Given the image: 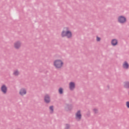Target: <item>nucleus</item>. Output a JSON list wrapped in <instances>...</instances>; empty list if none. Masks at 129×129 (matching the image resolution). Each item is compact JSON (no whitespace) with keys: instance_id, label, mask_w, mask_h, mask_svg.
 Returning <instances> with one entry per match:
<instances>
[{"instance_id":"1","label":"nucleus","mask_w":129,"mask_h":129,"mask_svg":"<svg viewBox=\"0 0 129 129\" xmlns=\"http://www.w3.org/2000/svg\"><path fill=\"white\" fill-rule=\"evenodd\" d=\"M62 37H67L70 38L72 37V32L69 30V28L65 27L63 28V31L61 32Z\"/></svg>"},{"instance_id":"2","label":"nucleus","mask_w":129,"mask_h":129,"mask_svg":"<svg viewBox=\"0 0 129 129\" xmlns=\"http://www.w3.org/2000/svg\"><path fill=\"white\" fill-rule=\"evenodd\" d=\"M64 65V62L61 59H55L53 61V66L56 69H61Z\"/></svg>"},{"instance_id":"3","label":"nucleus","mask_w":129,"mask_h":129,"mask_svg":"<svg viewBox=\"0 0 129 129\" xmlns=\"http://www.w3.org/2000/svg\"><path fill=\"white\" fill-rule=\"evenodd\" d=\"M21 46H22V42L20 41H17L14 43V47L17 50H19L21 48Z\"/></svg>"},{"instance_id":"4","label":"nucleus","mask_w":129,"mask_h":129,"mask_svg":"<svg viewBox=\"0 0 129 129\" xmlns=\"http://www.w3.org/2000/svg\"><path fill=\"white\" fill-rule=\"evenodd\" d=\"M118 21L119 23H125V21H126V19L124 18V17L123 16H120L118 18Z\"/></svg>"},{"instance_id":"5","label":"nucleus","mask_w":129,"mask_h":129,"mask_svg":"<svg viewBox=\"0 0 129 129\" xmlns=\"http://www.w3.org/2000/svg\"><path fill=\"white\" fill-rule=\"evenodd\" d=\"M1 90L4 94H6L7 93V91H8V88L7 87V86L6 85H3L1 87Z\"/></svg>"},{"instance_id":"6","label":"nucleus","mask_w":129,"mask_h":129,"mask_svg":"<svg viewBox=\"0 0 129 129\" xmlns=\"http://www.w3.org/2000/svg\"><path fill=\"white\" fill-rule=\"evenodd\" d=\"M69 87L70 90H74L75 88V83L71 82L69 84Z\"/></svg>"},{"instance_id":"7","label":"nucleus","mask_w":129,"mask_h":129,"mask_svg":"<svg viewBox=\"0 0 129 129\" xmlns=\"http://www.w3.org/2000/svg\"><path fill=\"white\" fill-rule=\"evenodd\" d=\"M19 94L22 95V96L23 95H25V94H27V91L26 90V89L24 88H22L20 89L19 91Z\"/></svg>"},{"instance_id":"8","label":"nucleus","mask_w":129,"mask_h":129,"mask_svg":"<svg viewBox=\"0 0 129 129\" xmlns=\"http://www.w3.org/2000/svg\"><path fill=\"white\" fill-rule=\"evenodd\" d=\"M76 118L78 120H80L81 119V112L80 111H78V112L76 113Z\"/></svg>"},{"instance_id":"9","label":"nucleus","mask_w":129,"mask_h":129,"mask_svg":"<svg viewBox=\"0 0 129 129\" xmlns=\"http://www.w3.org/2000/svg\"><path fill=\"white\" fill-rule=\"evenodd\" d=\"M44 101L46 103L50 102V97L48 95H46L44 97Z\"/></svg>"},{"instance_id":"10","label":"nucleus","mask_w":129,"mask_h":129,"mask_svg":"<svg viewBox=\"0 0 129 129\" xmlns=\"http://www.w3.org/2000/svg\"><path fill=\"white\" fill-rule=\"evenodd\" d=\"M13 75H14V76H19V75H20V71L18 70H15L13 72Z\"/></svg>"},{"instance_id":"11","label":"nucleus","mask_w":129,"mask_h":129,"mask_svg":"<svg viewBox=\"0 0 129 129\" xmlns=\"http://www.w3.org/2000/svg\"><path fill=\"white\" fill-rule=\"evenodd\" d=\"M111 44L112 46H116V45H117V40L116 39L112 40Z\"/></svg>"},{"instance_id":"12","label":"nucleus","mask_w":129,"mask_h":129,"mask_svg":"<svg viewBox=\"0 0 129 129\" xmlns=\"http://www.w3.org/2000/svg\"><path fill=\"white\" fill-rule=\"evenodd\" d=\"M123 67L124 69H127V68H128V63H127L126 61H125L123 64Z\"/></svg>"},{"instance_id":"13","label":"nucleus","mask_w":129,"mask_h":129,"mask_svg":"<svg viewBox=\"0 0 129 129\" xmlns=\"http://www.w3.org/2000/svg\"><path fill=\"white\" fill-rule=\"evenodd\" d=\"M124 87L125 88H129V82H126L124 83Z\"/></svg>"},{"instance_id":"14","label":"nucleus","mask_w":129,"mask_h":129,"mask_svg":"<svg viewBox=\"0 0 129 129\" xmlns=\"http://www.w3.org/2000/svg\"><path fill=\"white\" fill-rule=\"evenodd\" d=\"M49 109L50 110V112L52 113L53 112V111H54V108H53V106H50Z\"/></svg>"},{"instance_id":"15","label":"nucleus","mask_w":129,"mask_h":129,"mask_svg":"<svg viewBox=\"0 0 129 129\" xmlns=\"http://www.w3.org/2000/svg\"><path fill=\"white\" fill-rule=\"evenodd\" d=\"M58 92L60 94H62V93H63V89L60 88L58 90Z\"/></svg>"},{"instance_id":"16","label":"nucleus","mask_w":129,"mask_h":129,"mask_svg":"<svg viewBox=\"0 0 129 129\" xmlns=\"http://www.w3.org/2000/svg\"><path fill=\"white\" fill-rule=\"evenodd\" d=\"M93 111L94 113H97V112H98V110H97V109L95 108L93 109Z\"/></svg>"},{"instance_id":"17","label":"nucleus","mask_w":129,"mask_h":129,"mask_svg":"<svg viewBox=\"0 0 129 129\" xmlns=\"http://www.w3.org/2000/svg\"><path fill=\"white\" fill-rule=\"evenodd\" d=\"M126 106L127 108H129V101L126 102Z\"/></svg>"},{"instance_id":"18","label":"nucleus","mask_w":129,"mask_h":129,"mask_svg":"<svg viewBox=\"0 0 129 129\" xmlns=\"http://www.w3.org/2000/svg\"><path fill=\"white\" fill-rule=\"evenodd\" d=\"M96 40L98 42H99V41H100V38L97 37Z\"/></svg>"},{"instance_id":"19","label":"nucleus","mask_w":129,"mask_h":129,"mask_svg":"<svg viewBox=\"0 0 129 129\" xmlns=\"http://www.w3.org/2000/svg\"><path fill=\"white\" fill-rule=\"evenodd\" d=\"M69 128V124H66V129Z\"/></svg>"}]
</instances>
